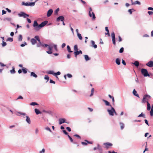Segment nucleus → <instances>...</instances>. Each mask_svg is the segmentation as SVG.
<instances>
[{"label":"nucleus","mask_w":153,"mask_h":153,"mask_svg":"<svg viewBox=\"0 0 153 153\" xmlns=\"http://www.w3.org/2000/svg\"><path fill=\"white\" fill-rule=\"evenodd\" d=\"M151 96L148 94H145L144 95L142 100V102L143 103H145L146 102H147L149 100L151 99Z\"/></svg>","instance_id":"f257e3e1"},{"label":"nucleus","mask_w":153,"mask_h":153,"mask_svg":"<svg viewBox=\"0 0 153 153\" xmlns=\"http://www.w3.org/2000/svg\"><path fill=\"white\" fill-rule=\"evenodd\" d=\"M141 73L144 76H149L150 75L146 69L142 68L141 70Z\"/></svg>","instance_id":"f03ea898"},{"label":"nucleus","mask_w":153,"mask_h":153,"mask_svg":"<svg viewBox=\"0 0 153 153\" xmlns=\"http://www.w3.org/2000/svg\"><path fill=\"white\" fill-rule=\"evenodd\" d=\"M89 15L91 17H92V19L94 20L95 19L96 17L94 13L93 12L91 13L92 10V9L91 7L89 8Z\"/></svg>","instance_id":"7ed1b4c3"},{"label":"nucleus","mask_w":153,"mask_h":153,"mask_svg":"<svg viewBox=\"0 0 153 153\" xmlns=\"http://www.w3.org/2000/svg\"><path fill=\"white\" fill-rule=\"evenodd\" d=\"M48 22L47 21L42 22L39 25L37 29H40L42 27L48 23Z\"/></svg>","instance_id":"20e7f679"},{"label":"nucleus","mask_w":153,"mask_h":153,"mask_svg":"<svg viewBox=\"0 0 153 153\" xmlns=\"http://www.w3.org/2000/svg\"><path fill=\"white\" fill-rule=\"evenodd\" d=\"M111 107V110L108 109L107 111L110 115L113 116L114 115V112H115V109L112 106Z\"/></svg>","instance_id":"39448f33"},{"label":"nucleus","mask_w":153,"mask_h":153,"mask_svg":"<svg viewBox=\"0 0 153 153\" xmlns=\"http://www.w3.org/2000/svg\"><path fill=\"white\" fill-rule=\"evenodd\" d=\"M35 4V2H31V3H28L27 2L25 3L24 2H22V5H25L26 6H33Z\"/></svg>","instance_id":"423d86ee"},{"label":"nucleus","mask_w":153,"mask_h":153,"mask_svg":"<svg viewBox=\"0 0 153 153\" xmlns=\"http://www.w3.org/2000/svg\"><path fill=\"white\" fill-rule=\"evenodd\" d=\"M18 16L20 17H23L25 18L29 16V15L24 12H21L20 13H19L18 14Z\"/></svg>","instance_id":"0eeeda50"},{"label":"nucleus","mask_w":153,"mask_h":153,"mask_svg":"<svg viewBox=\"0 0 153 153\" xmlns=\"http://www.w3.org/2000/svg\"><path fill=\"white\" fill-rule=\"evenodd\" d=\"M111 37L112 38V41L114 45H116V42L115 40V35L114 32H112L111 33Z\"/></svg>","instance_id":"6e6552de"},{"label":"nucleus","mask_w":153,"mask_h":153,"mask_svg":"<svg viewBox=\"0 0 153 153\" xmlns=\"http://www.w3.org/2000/svg\"><path fill=\"white\" fill-rule=\"evenodd\" d=\"M104 145L105 146V148L108 149L112 146V144L109 143H104Z\"/></svg>","instance_id":"1a4fd4ad"},{"label":"nucleus","mask_w":153,"mask_h":153,"mask_svg":"<svg viewBox=\"0 0 153 153\" xmlns=\"http://www.w3.org/2000/svg\"><path fill=\"white\" fill-rule=\"evenodd\" d=\"M39 26L38 24L36 21H34L33 25V26L35 27V29L36 30H38L39 29H37L38 27Z\"/></svg>","instance_id":"9d476101"},{"label":"nucleus","mask_w":153,"mask_h":153,"mask_svg":"<svg viewBox=\"0 0 153 153\" xmlns=\"http://www.w3.org/2000/svg\"><path fill=\"white\" fill-rule=\"evenodd\" d=\"M82 51L81 50H79V51H76L74 52V54L75 55V56L77 58V56L79 54H82Z\"/></svg>","instance_id":"9b49d317"},{"label":"nucleus","mask_w":153,"mask_h":153,"mask_svg":"<svg viewBox=\"0 0 153 153\" xmlns=\"http://www.w3.org/2000/svg\"><path fill=\"white\" fill-rule=\"evenodd\" d=\"M146 65L150 67H152L153 66V61H150L146 64Z\"/></svg>","instance_id":"f8f14e48"},{"label":"nucleus","mask_w":153,"mask_h":153,"mask_svg":"<svg viewBox=\"0 0 153 153\" xmlns=\"http://www.w3.org/2000/svg\"><path fill=\"white\" fill-rule=\"evenodd\" d=\"M48 49L49 50V51H47L46 52L48 54H52V47L49 45L48 46Z\"/></svg>","instance_id":"ddd939ff"},{"label":"nucleus","mask_w":153,"mask_h":153,"mask_svg":"<svg viewBox=\"0 0 153 153\" xmlns=\"http://www.w3.org/2000/svg\"><path fill=\"white\" fill-rule=\"evenodd\" d=\"M64 19V18L63 16H59L56 19V21L57 22H59L60 20L61 21L63 22Z\"/></svg>","instance_id":"4468645a"},{"label":"nucleus","mask_w":153,"mask_h":153,"mask_svg":"<svg viewBox=\"0 0 153 153\" xmlns=\"http://www.w3.org/2000/svg\"><path fill=\"white\" fill-rule=\"evenodd\" d=\"M53 12V10L52 9H50L49 10L47 13V16L48 17L50 16L52 14Z\"/></svg>","instance_id":"2eb2a0df"},{"label":"nucleus","mask_w":153,"mask_h":153,"mask_svg":"<svg viewBox=\"0 0 153 153\" xmlns=\"http://www.w3.org/2000/svg\"><path fill=\"white\" fill-rule=\"evenodd\" d=\"M59 124H61L65 122V119L64 118H61L59 119Z\"/></svg>","instance_id":"dca6fc26"},{"label":"nucleus","mask_w":153,"mask_h":153,"mask_svg":"<svg viewBox=\"0 0 153 153\" xmlns=\"http://www.w3.org/2000/svg\"><path fill=\"white\" fill-rule=\"evenodd\" d=\"M102 101L105 102L106 105L107 106H110L111 107H112L111 105L110 104L109 102H108V101L104 100H103Z\"/></svg>","instance_id":"f3484780"},{"label":"nucleus","mask_w":153,"mask_h":153,"mask_svg":"<svg viewBox=\"0 0 153 153\" xmlns=\"http://www.w3.org/2000/svg\"><path fill=\"white\" fill-rule=\"evenodd\" d=\"M26 121L29 124L31 123V121L30 118L28 116H26Z\"/></svg>","instance_id":"a211bd4d"},{"label":"nucleus","mask_w":153,"mask_h":153,"mask_svg":"<svg viewBox=\"0 0 153 153\" xmlns=\"http://www.w3.org/2000/svg\"><path fill=\"white\" fill-rule=\"evenodd\" d=\"M30 76H33L35 78H37V75L33 72H31Z\"/></svg>","instance_id":"6ab92c4d"},{"label":"nucleus","mask_w":153,"mask_h":153,"mask_svg":"<svg viewBox=\"0 0 153 153\" xmlns=\"http://www.w3.org/2000/svg\"><path fill=\"white\" fill-rule=\"evenodd\" d=\"M31 42L33 45H34L36 43V40L34 39H31Z\"/></svg>","instance_id":"aec40b11"},{"label":"nucleus","mask_w":153,"mask_h":153,"mask_svg":"<svg viewBox=\"0 0 153 153\" xmlns=\"http://www.w3.org/2000/svg\"><path fill=\"white\" fill-rule=\"evenodd\" d=\"M137 91L135 90V89H134L133 91V94L134 95H135L136 97H139V95L138 94H137Z\"/></svg>","instance_id":"412c9836"},{"label":"nucleus","mask_w":153,"mask_h":153,"mask_svg":"<svg viewBox=\"0 0 153 153\" xmlns=\"http://www.w3.org/2000/svg\"><path fill=\"white\" fill-rule=\"evenodd\" d=\"M147 110L148 111H149L151 109V106L150 103L148 101L147 102Z\"/></svg>","instance_id":"4be33fe9"},{"label":"nucleus","mask_w":153,"mask_h":153,"mask_svg":"<svg viewBox=\"0 0 153 153\" xmlns=\"http://www.w3.org/2000/svg\"><path fill=\"white\" fill-rule=\"evenodd\" d=\"M132 64H134L137 67H138L139 65V62L137 61H135L134 63H132Z\"/></svg>","instance_id":"5701e85b"},{"label":"nucleus","mask_w":153,"mask_h":153,"mask_svg":"<svg viewBox=\"0 0 153 153\" xmlns=\"http://www.w3.org/2000/svg\"><path fill=\"white\" fill-rule=\"evenodd\" d=\"M116 62L118 65H120V60L118 58H117L116 60Z\"/></svg>","instance_id":"b1692460"},{"label":"nucleus","mask_w":153,"mask_h":153,"mask_svg":"<svg viewBox=\"0 0 153 153\" xmlns=\"http://www.w3.org/2000/svg\"><path fill=\"white\" fill-rule=\"evenodd\" d=\"M84 57L85 60L86 61H88L90 59V58L87 55H85Z\"/></svg>","instance_id":"393cba45"},{"label":"nucleus","mask_w":153,"mask_h":153,"mask_svg":"<svg viewBox=\"0 0 153 153\" xmlns=\"http://www.w3.org/2000/svg\"><path fill=\"white\" fill-rule=\"evenodd\" d=\"M22 71L24 74H26L27 72V69L26 68H24L22 69Z\"/></svg>","instance_id":"a878e982"},{"label":"nucleus","mask_w":153,"mask_h":153,"mask_svg":"<svg viewBox=\"0 0 153 153\" xmlns=\"http://www.w3.org/2000/svg\"><path fill=\"white\" fill-rule=\"evenodd\" d=\"M35 111L37 114L41 113V112L38 109L36 108L35 109Z\"/></svg>","instance_id":"bb28decb"},{"label":"nucleus","mask_w":153,"mask_h":153,"mask_svg":"<svg viewBox=\"0 0 153 153\" xmlns=\"http://www.w3.org/2000/svg\"><path fill=\"white\" fill-rule=\"evenodd\" d=\"M132 5L138 4L139 5H140V3L138 1H136L134 2H132Z\"/></svg>","instance_id":"cd10ccee"},{"label":"nucleus","mask_w":153,"mask_h":153,"mask_svg":"<svg viewBox=\"0 0 153 153\" xmlns=\"http://www.w3.org/2000/svg\"><path fill=\"white\" fill-rule=\"evenodd\" d=\"M10 72L11 74H14L16 72L15 68L14 67H12V69L10 71Z\"/></svg>","instance_id":"c85d7f7f"},{"label":"nucleus","mask_w":153,"mask_h":153,"mask_svg":"<svg viewBox=\"0 0 153 153\" xmlns=\"http://www.w3.org/2000/svg\"><path fill=\"white\" fill-rule=\"evenodd\" d=\"M67 50L68 52L69 53H71L73 52L72 51H71V49L69 45L67 46Z\"/></svg>","instance_id":"c756f323"},{"label":"nucleus","mask_w":153,"mask_h":153,"mask_svg":"<svg viewBox=\"0 0 153 153\" xmlns=\"http://www.w3.org/2000/svg\"><path fill=\"white\" fill-rule=\"evenodd\" d=\"M120 128L121 129H123L124 127V124L123 123H120Z\"/></svg>","instance_id":"7c9ffc66"},{"label":"nucleus","mask_w":153,"mask_h":153,"mask_svg":"<svg viewBox=\"0 0 153 153\" xmlns=\"http://www.w3.org/2000/svg\"><path fill=\"white\" fill-rule=\"evenodd\" d=\"M77 35L80 40H82V38L80 34L78 33V34H77Z\"/></svg>","instance_id":"2f4dec72"},{"label":"nucleus","mask_w":153,"mask_h":153,"mask_svg":"<svg viewBox=\"0 0 153 153\" xmlns=\"http://www.w3.org/2000/svg\"><path fill=\"white\" fill-rule=\"evenodd\" d=\"M74 51H78V48L77 45H75L74 47Z\"/></svg>","instance_id":"473e14b6"},{"label":"nucleus","mask_w":153,"mask_h":153,"mask_svg":"<svg viewBox=\"0 0 153 153\" xmlns=\"http://www.w3.org/2000/svg\"><path fill=\"white\" fill-rule=\"evenodd\" d=\"M94 91V88H92L91 89V94L90 96V97H91L93 95Z\"/></svg>","instance_id":"72a5a7b5"},{"label":"nucleus","mask_w":153,"mask_h":153,"mask_svg":"<svg viewBox=\"0 0 153 153\" xmlns=\"http://www.w3.org/2000/svg\"><path fill=\"white\" fill-rule=\"evenodd\" d=\"M143 117L144 118H146L145 115L144 114H143V113H141L138 116V117Z\"/></svg>","instance_id":"f704fd0d"},{"label":"nucleus","mask_w":153,"mask_h":153,"mask_svg":"<svg viewBox=\"0 0 153 153\" xmlns=\"http://www.w3.org/2000/svg\"><path fill=\"white\" fill-rule=\"evenodd\" d=\"M30 105H37L38 104L36 102H32L30 103Z\"/></svg>","instance_id":"c9c22d12"},{"label":"nucleus","mask_w":153,"mask_h":153,"mask_svg":"<svg viewBox=\"0 0 153 153\" xmlns=\"http://www.w3.org/2000/svg\"><path fill=\"white\" fill-rule=\"evenodd\" d=\"M7 41L11 42L13 41V39L12 38L9 37L7 39Z\"/></svg>","instance_id":"e433bc0d"},{"label":"nucleus","mask_w":153,"mask_h":153,"mask_svg":"<svg viewBox=\"0 0 153 153\" xmlns=\"http://www.w3.org/2000/svg\"><path fill=\"white\" fill-rule=\"evenodd\" d=\"M39 42V43H38L37 45V46L38 47H40V46H42V45H43V44H42L41 43V41H40V42Z\"/></svg>","instance_id":"4c0bfd02"},{"label":"nucleus","mask_w":153,"mask_h":153,"mask_svg":"<svg viewBox=\"0 0 153 153\" xmlns=\"http://www.w3.org/2000/svg\"><path fill=\"white\" fill-rule=\"evenodd\" d=\"M22 35H19L18 40L19 41H21L22 40Z\"/></svg>","instance_id":"58836bf2"},{"label":"nucleus","mask_w":153,"mask_h":153,"mask_svg":"<svg viewBox=\"0 0 153 153\" xmlns=\"http://www.w3.org/2000/svg\"><path fill=\"white\" fill-rule=\"evenodd\" d=\"M35 38L39 42H40V40L38 36H35Z\"/></svg>","instance_id":"ea45409f"},{"label":"nucleus","mask_w":153,"mask_h":153,"mask_svg":"<svg viewBox=\"0 0 153 153\" xmlns=\"http://www.w3.org/2000/svg\"><path fill=\"white\" fill-rule=\"evenodd\" d=\"M48 74H53V75H54V74L55 73H54L53 71H49L48 72Z\"/></svg>","instance_id":"a19ab883"},{"label":"nucleus","mask_w":153,"mask_h":153,"mask_svg":"<svg viewBox=\"0 0 153 153\" xmlns=\"http://www.w3.org/2000/svg\"><path fill=\"white\" fill-rule=\"evenodd\" d=\"M59 11V8H57L55 11L54 13L56 15L57 14H58V13Z\"/></svg>","instance_id":"79ce46f5"},{"label":"nucleus","mask_w":153,"mask_h":153,"mask_svg":"<svg viewBox=\"0 0 153 153\" xmlns=\"http://www.w3.org/2000/svg\"><path fill=\"white\" fill-rule=\"evenodd\" d=\"M123 51H124V48L123 47L121 48L119 52L120 53H122L123 52Z\"/></svg>","instance_id":"37998d69"},{"label":"nucleus","mask_w":153,"mask_h":153,"mask_svg":"<svg viewBox=\"0 0 153 153\" xmlns=\"http://www.w3.org/2000/svg\"><path fill=\"white\" fill-rule=\"evenodd\" d=\"M60 74H61V73L60 72L58 71L56 73H55L54 74V75L56 76V75H60Z\"/></svg>","instance_id":"c03bdc74"},{"label":"nucleus","mask_w":153,"mask_h":153,"mask_svg":"<svg viewBox=\"0 0 153 153\" xmlns=\"http://www.w3.org/2000/svg\"><path fill=\"white\" fill-rule=\"evenodd\" d=\"M7 45V43L6 42L3 41L2 43V45L3 47Z\"/></svg>","instance_id":"a18cd8bd"},{"label":"nucleus","mask_w":153,"mask_h":153,"mask_svg":"<svg viewBox=\"0 0 153 153\" xmlns=\"http://www.w3.org/2000/svg\"><path fill=\"white\" fill-rule=\"evenodd\" d=\"M68 136L69 138V139L71 141V142H73V139H72V138L71 137V136H69V135H68Z\"/></svg>","instance_id":"49530a36"},{"label":"nucleus","mask_w":153,"mask_h":153,"mask_svg":"<svg viewBox=\"0 0 153 153\" xmlns=\"http://www.w3.org/2000/svg\"><path fill=\"white\" fill-rule=\"evenodd\" d=\"M74 136L76 137H77L80 139H81V138L80 137L79 135H78V134H77L74 135Z\"/></svg>","instance_id":"de8ad7c7"},{"label":"nucleus","mask_w":153,"mask_h":153,"mask_svg":"<svg viewBox=\"0 0 153 153\" xmlns=\"http://www.w3.org/2000/svg\"><path fill=\"white\" fill-rule=\"evenodd\" d=\"M45 79L48 80L49 79V77L48 76L45 75Z\"/></svg>","instance_id":"09e8293b"},{"label":"nucleus","mask_w":153,"mask_h":153,"mask_svg":"<svg viewBox=\"0 0 153 153\" xmlns=\"http://www.w3.org/2000/svg\"><path fill=\"white\" fill-rule=\"evenodd\" d=\"M81 143L82 145L85 146L87 145V144L88 143L87 142H81Z\"/></svg>","instance_id":"8fccbe9b"},{"label":"nucleus","mask_w":153,"mask_h":153,"mask_svg":"<svg viewBox=\"0 0 153 153\" xmlns=\"http://www.w3.org/2000/svg\"><path fill=\"white\" fill-rule=\"evenodd\" d=\"M4 19L5 20H7L8 21H10L11 20V19L10 18H6Z\"/></svg>","instance_id":"3c124183"},{"label":"nucleus","mask_w":153,"mask_h":153,"mask_svg":"<svg viewBox=\"0 0 153 153\" xmlns=\"http://www.w3.org/2000/svg\"><path fill=\"white\" fill-rule=\"evenodd\" d=\"M118 38H119V42H121L122 41V39L121 37V36H118Z\"/></svg>","instance_id":"603ef678"},{"label":"nucleus","mask_w":153,"mask_h":153,"mask_svg":"<svg viewBox=\"0 0 153 153\" xmlns=\"http://www.w3.org/2000/svg\"><path fill=\"white\" fill-rule=\"evenodd\" d=\"M45 129L47 130H48V131H50V132H51V129H50V128L47 127H46V128H45Z\"/></svg>","instance_id":"864d4df0"},{"label":"nucleus","mask_w":153,"mask_h":153,"mask_svg":"<svg viewBox=\"0 0 153 153\" xmlns=\"http://www.w3.org/2000/svg\"><path fill=\"white\" fill-rule=\"evenodd\" d=\"M150 115L151 116H153V109H151L150 111Z\"/></svg>","instance_id":"5fc2aeb1"},{"label":"nucleus","mask_w":153,"mask_h":153,"mask_svg":"<svg viewBox=\"0 0 153 153\" xmlns=\"http://www.w3.org/2000/svg\"><path fill=\"white\" fill-rule=\"evenodd\" d=\"M45 149H42V151H40V153H45Z\"/></svg>","instance_id":"6e6d98bb"},{"label":"nucleus","mask_w":153,"mask_h":153,"mask_svg":"<svg viewBox=\"0 0 153 153\" xmlns=\"http://www.w3.org/2000/svg\"><path fill=\"white\" fill-rule=\"evenodd\" d=\"M49 46L48 45L46 44H43L42 47H47Z\"/></svg>","instance_id":"4d7b16f0"},{"label":"nucleus","mask_w":153,"mask_h":153,"mask_svg":"<svg viewBox=\"0 0 153 153\" xmlns=\"http://www.w3.org/2000/svg\"><path fill=\"white\" fill-rule=\"evenodd\" d=\"M148 13L149 15H152L153 14V12L150 11H149L148 12Z\"/></svg>","instance_id":"13d9d810"},{"label":"nucleus","mask_w":153,"mask_h":153,"mask_svg":"<svg viewBox=\"0 0 153 153\" xmlns=\"http://www.w3.org/2000/svg\"><path fill=\"white\" fill-rule=\"evenodd\" d=\"M66 129L69 132L71 131V129L69 127H66Z\"/></svg>","instance_id":"bf43d9fd"},{"label":"nucleus","mask_w":153,"mask_h":153,"mask_svg":"<svg viewBox=\"0 0 153 153\" xmlns=\"http://www.w3.org/2000/svg\"><path fill=\"white\" fill-rule=\"evenodd\" d=\"M132 10H133V9H130L128 10V12L130 14H132Z\"/></svg>","instance_id":"052dcab7"},{"label":"nucleus","mask_w":153,"mask_h":153,"mask_svg":"<svg viewBox=\"0 0 153 153\" xmlns=\"http://www.w3.org/2000/svg\"><path fill=\"white\" fill-rule=\"evenodd\" d=\"M63 131V133L66 135H68V133L66 132V131L65 130H64Z\"/></svg>","instance_id":"680f3d73"},{"label":"nucleus","mask_w":153,"mask_h":153,"mask_svg":"<svg viewBox=\"0 0 153 153\" xmlns=\"http://www.w3.org/2000/svg\"><path fill=\"white\" fill-rule=\"evenodd\" d=\"M67 76L69 78H71L72 77V75L70 74H67Z\"/></svg>","instance_id":"e2e57ef3"},{"label":"nucleus","mask_w":153,"mask_h":153,"mask_svg":"<svg viewBox=\"0 0 153 153\" xmlns=\"http://www.w3.org/2000/svg\"><path fill=\"white\" fill-rule=\"evenodd\" d=\"M50 83H53L54 84H55V82L54 81H53L52 79H50Z\"/></svg>","instance_id":"0e129e2a"},{"label":"nucleus","mask_w":153,"mask_h":153,"mask_svg":"<svg viewBox=\"0 0 153 153\" xmlns=\"http://www.w3.org/2000/svg\"><path fill=\"white\" fill-rule=\"evenodd\" d=\"M66 44L65 43H63L62 45V48H64Z\"/></svg>","instance_id":"69168bd1"},{"label":"nucleus","mask_w":153,"mask_h":153,"mask_svg":"<svg viewBox=\"0 0 153 153\" xmlns=\"http://www.w3.org/2000/svg\"><path fill=\"white\" fill-rule=\"evenodd\" d=\"M27 20L28 23H31V20H30V19H29L28 18H27Z\"/></svg>","instance_id":"338daca9"},{"label":"nucleus","mask_w":153,"mask_h":153,"mask_svg":"<svg viewBox=\"0 0 153 153\" xmlns=\"http://www.w3.org/2000/svg\"><path fill=\"white\" fill-rule=\"evenodd\" d=\"M108 153H117V152H115L114 151H113L112 152H111L110 151H109L108 152Z\"/></svg>","instance_id":"774afa93"}]
</instances>
